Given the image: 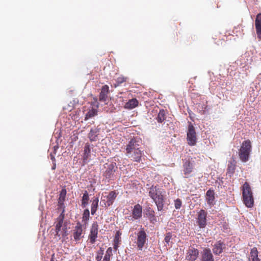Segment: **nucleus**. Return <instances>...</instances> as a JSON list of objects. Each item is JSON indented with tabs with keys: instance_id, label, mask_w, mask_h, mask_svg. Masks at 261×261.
<instances>
[{
	"instance_id": "obj_1",
	"label": "nucleus",
	"mask_w": 261,
	"mask_h": 261,
	"mask_svg": "<svg viewBox=\"0 0 261 261\" xmlns=\"http://www.w3.org/2000/svg\"><path fill=\"white\" fill-rule=\"evenodd\" d=\"M164 190L159 186L152 185L149 188V196L155 203L159 211L163 210L165 202Z\"/></svg>"
},
{
	"instance_id": "obj_2",
	"label": "nucleus",
	"mask_w": 261,
	"mask_h": 261,
	"mask_svg": "<svg viewBox=\"0 0 261 261\" xmlns=\"http://www.w3.org/2000/svg\"><path fill=\"white\" fill-rule=\"evenodd\" d=\"M126 156L134 162H140L142 160L143 152L140 149L137 141L134 139H131L126 145Z\"/></svg>"
},
{
	"instance_id": "obj_3",
	"label": "nucleus",
	"mask_w": 261,
	"mask_h": 261,
	"mask_svg": "<svg viewBox=\"0 0 261 261\" xmlns=\"http://www.w3.org/2000/svg\"><path fill=\"white\" fill-rule=\"evenodd\" d=\"M252 151V145L249 140L244 141L239 150L238 155L240 160L244 163L249 161Z\"/></svg>"
},
{
	"instance_id": "obj_4",
	"label": "nucleus",
	"mask_w": 261,
	"mask_h": 261,
	"mask_svg": "<svg viewBox=\"0 0 261 261\" xmlns=\"http://www.w3.org/2000/svg\"><path fill=\"white\" fill-rule=\"evenodd\" d=\"M103 167L105 169L102 172L103 176L109 180L114 179L115 173L117 170L116 164L115 163H106Z\"/></svg>"
},
{
	"instance_id": "obj_5",
	"label": "nucleus",
	"mask_w": 261,
	"mask_h": 261,
	"mask_svg": "<svg viewBox=\"0 0 261 261\" xmlns=\"http://www.w3.org/2000/svg\"><path fill=\"white\" fill-rule=\"evenodd\" d=\"M187 141L190 146H194L197 142V136L195 128L191 123L188 125L187 133Z\"/></svg>"
},
{
	"instance_id": "obj_6",
	"label": "nucleus",
	"mask_w": 261,
	"mask_h": 261,
	"mask_svg": "<svg viewBox=\"0 0 261 261\" xmlns=\"http://www.w3.org/2000/svg\"><path fill=\"white\" fill-rule=\"evenodd\" d=\"M117 195V194L115 191L110 192L107 195H103L101 198L102 206L108 207L112 205Z\"/></svg>"
},
{
	"instance_id": "obj_7",
	"label": "nucleus",
	"mask_w": 261,
	"mask_h": 261,
	"mask_svg": "<svg viewBox=\"0 0 261 261\" xmlns=\"http://www.w3.org/2000/svg\"><path fill=\"white\" fill-rule=\"evenodd\" d=\"M147 234L143 228H141L137 233V244L139 250L142 251L147 241Z\"/></svg>"
},
{
	"instance_id": "obj_8",
	"label": "nucleus",
	"mask_w": 261,
	"mask_h": 261,
	"mask_svg": "<svg viewBox=\"0 0 261 261\" xmlns=\"http://www.w3.org/2000/svg\"><path fill=\"white\" fill-rule=\"evenodd\" d=\"M194 161H191L190 159L184 161L182 171L186 178L192 176V172L194 168Z\"/></svg>"
},
{
	"instance_id": "obj_9",
	"label": "nucleus",
	"mask_w": 261,
	"mask_h": 261,
	"mask_svg": "<svg viewBox=\"0 0 261 261\" xmlns=\"http://www.w3.org/2000/svg\"><path fill=\"white\" fill-rule=\"evenodd\" d=\"M207 213L204 210H201L198 213L197 223L200 228H205L206 224Z\"/></svg>"
},
{
	"instance_id": "obj_10",
	"label": "nucleus",
	"mask_w": 261,
	"mask_h": 261,
	"mask_svg": "<svg viewBox=\"0 0 261 261\" xmlns=\"http://www.w3.org/2000/svg\"><path fill=\"white\" fill-rule=\"evenodd\" d=\"M98 232V225L96 222H94L90 228V233L88 236L89 243L91 244H94L97 238Z\"/></svg>"
},
{
	"instance_id": "obj_11",
	"label": "nucleus",
	"mask_w": 261,
	"mask_h": 261,
	"mask_svg": "<svg viewBox=\"0 0 261 261\" xmlns=\"http://www.w3.org/2000/svg\"><path fill=\"white\" fill-rule=\"evenodd\" d=\"M82 225L80 222H77L73 229V237L76 242H79L82 238L83 234Z\"/></svg>"
},
{
	"instance_id": "obj_12",
	"label": "nucleus",
	"mask_w": 261,
	"mask_h": 261,
	"mask_svg": "<svg viewBox=\"0 0 261 261\" xmlns=\"http://www.w3.org/2000/svg\"><path fill=\"white\" fill-rule=\"evenodd\" d=\"M199 255V251L192 247H190L187 250L186 259L188 261H195Z\"/></svg>"
},
{
	"instance_id": "obj_13",
	"label": "nucleus",
	"mask_w": 261,
	"mask_h": 261,
	"mask_svg": "<svg viewBox=\"0 0 261 261\" xmlns=\"http://www.w3.org/2000/svg\"><path fill=\"white\" fill-rule=\"evenodd\" d=\"M255 27L257 37L259 41H261V13L256 15L255 20Z\"/></svg>"
},
{
	"instance_id": "obj_14",
	"label": "nucleus",
	"mask_w": 261,
	"mask_h": 261,
	"mask_svg": "<svg viewBox=\"0 0 261 261\" xmlns=\"http://www.w3.org/2000/svg\"><path fill=\"white\" fill-rule=\"evenodd\" d=\"M64 210H63L62 213L60 215L59 217L57 218L58 222L56 225V234L55 236L58 237H60L61 233L60 231H61V228L62 226V224L63 223V220L64 219Z\"/></svg>"
},
{
	"instance_id": "obj_15",
	"label": "nucleus",
	"mask_w": 261,
	"mask_h": 261,
	"mask_svg": "<svg viewBox=\"0 0 261 261\" xmlns=\"http://www.w3.org/2000/svg\"><path fill=\"white\" fill-rule=\"evenodd\" d=\"M84 149L83 162L85 164L89 161L91 158V148L90 147V145L88 143H86Z\"/></svg>"
},
{
	"instance_id": "obj_16",
	"label": "nucleus",
	"mask_w": 261,
	"mask_h": 261,
	"mask_svg": "<svg viewBox=\"0 0 261 261\" xmlns=\"http://www.w3.org/2000/svg\"><path fill=\"white\" fill-rule=\"evenodd\" d=\"M109 93V87L106 85L102 87L101 92L99 96V100L101 101H106L108 98V95Z\"/></svg>"
},
{
	"instance_id": "obj_17",
	"label": "nucleus",
	"mask_w": 261,
	"mask_h": 261,
	"mask_svg": "<svg viewBox=\"0 0 261 261\" xmlns=\"http://www.w3.org/2000/svg\"><path fill=\"white\" fill-rule=\"evenodd\" d=\"M142 207L139 204H137L134 206L132 212V216L135 219H138L142 217Z\"/></svg>"
},
{
	"instance_id": "obj_18",
	"label": "nucleus",
	"mask_w": 261,
	"mask_h": 261,
	"mask_svg": "<svg viewBox=\"0 0 261 261\" xmlns=\"http://www.w3.org/2000/svg\"><path fill=\"white\" fill-rule=\"evenodd\" d=\"M225 248V244L221 241H217L213 249L214 253L216 255H219L223 251V248Z\"/></svg>"
},
{
	"instance_id": "obj_19",
	"label": "nucleus",
	"mask_w": 261,
	"mask_h": 261,
	"mask_svg": "<svg viewBox=\"0 0 261 261\" xmlns=\"http://www.w3.org/2000/svg\"><path fill=\"white\" fill-rule=\"evenodd\" d=\"M201 261H214L213 254L210 249L205 248L203 250Z\"/></svg>"
},
{
	"instance_id": "obj_20",
	"label": "nucleus",
	"mask_w": 261,
	"mask_h": 261,
	"mask_svg": "<svg viewBox=\"0 0 261 261\" xmlns=\"http://www.w3.org/2000/svg\"><path fill=\"white\" fill-rule=\"evenodd\" d=\"M242 196H253L251 187L247 182H245L243 184L242 187Z\"/></svg>"
},
{
	"instance_id": "obj_21",
	"label": "nucleus",
	"mask_w": 261,
	"mask_h": 261,
	"mask_svg": "<svg viewBox=\"0 0 261 261\" xmlns=\"http://www.w3.org/2000/svg\"><path fill=\"white\" fill-rule=\"evenodd\" d=\"M206 200L208 204H213L215 200V193L213 190L209 189L206 193Z\"/></svg>"
},
{
	"instance_id": "obj_22",
	"label": "nucleus",
	"mask_w": 261,
	"mask_h": 261,
	"mask_svg": "<svg viewBox=\"0 0 261 261\" xmlns=\"http://www.w3.org/2000/svg\"><path fill=\"white\" fill-rule=\"evenodd\" d=\"M99 129L97 127H94L91 129L88 134V137L90 141H95L97 139L98 135L99 134Z\"/></svg>"
},
{
	"instance_id": "obj_23",
	"label": "nucleus",
	"mask_w": 261,
	"mask_h": 261,
	"mask_svg": "<svg viewBox=\"0 0 261 261\" xmlns=\"http://www.w3.org/2000/svg\"><path fill=\"white\" fill-rule=\"evenodd\" d=\"M243 201L247 207H252L254 205V198L253 196H243Z\"/></svg>"
},
{
	"instance_id": "obj_24",
	"label": "nucleus",
	"mask_w": 261,
	"mask_h": 261,
	"mask_svg": "<svg viewBox=\"0 0 261 261\" xmlns=\"http://www.w3.org/2000/svg\"><path fill=\"white\" fill-rule=\"evenodd\" d=\"M236 162L234 160L228 162L227 169V174L231 176L235 172L236 170Z\"/></svg>"
},
{
	"instance_id": "obj_25",
	"label": "nucleus",
	"mask_w": 261,
	"mask_h": 261,
	"mask_svg": "<svg viewBox=\"0 0 261 261\" xmlns=\"http://www.w3.org/2000/svg\"><path fill=\"white\" fill-rule=\"evenodd\" d=\"M122 234L121 232L118 230L116 232L114 239V249L116 250L118 249L119 245L121 241V236Z\"/></svg>"
},
{
	"instance_id": "obj_26",
	"label": "nucleus",
	"mask_w": 261,
	"mask_h": 261,
	"mask_svg": "<svg viewBox=\"0 0 261 261\" xmlns=\"http://www.w3.org/2000/svg\"><path fill=\"white\" fill-rule=\"evenodd\" d=\"M91 213L94 215L98 207L99 199L98 197H94L91 200Z\"/></svg>"
},
{
	"instance_id": "obj_27",
	"label": "nucleus",
	"mask_w": 261,
	"mask_h": 261,
	"mask_svg": "<svg viewBox=\"0 0 261 261\" xmlns=\"http://www.w3.org/2000/svg\"><path fill=\"white\" fill-rule=\"evenodd\" d=\"M258 253L257 249L256 247L253 248L250 253L249 261H260L258 257Z\"/></svg>"
},
{
	"instance_id": "obj_28",
	"label": "nucleus",
	"mask_w": 261,
	"mask_h": 261,
	"mask_svg": "<svg viewBox=\"0 0 261 261\" xmlns=\"http://www.w3.org/2000/svg\"><path fill=\"white\" fill-rule=\"evenodd\" d=\"M138 105V101L136 98H133L129 100L125 105V108L127 109H133Z\"/></svg>"
},
{
	"instance_id": "obj_29",
	"label": "nucleus",
	"mask_w": 261,
	"mask_h": 261,
	"mask_svg": "<svg viewBox=\"0 0 261 261\" xmlns=\"http://www.w3.org/2000/svg\"><path fill=\"white\" fill-rule=\"evenodd\" d=\"M66 193L67 192L65 188L62 189L61 191L58 199V204L59 205L62 206L64 204V201L65 200Z\"/></svg>"
},
{
	"instance_id": "obj_30",
	"label": "nucleus",
	"mask_w": 261,
	"mask_h": 261,
	"mask_svg": "<svg viewBox=\"0 0 261 261\" xmlns=\"http://www.w3.org/2000/svg\"><path fill=\"white\" fill-rule=\"evenodd\" d=\"M89 200V194L87 191H85L82 199L81 205L83 207H85L88 204Z\"/></svg>"
},
{
	"instance_id": "obj_31",
	"label": "nucleus",
	"mask_w": 261,
	"mask_h": 261,
	"mask_svg": "<svg viewBox=\"0 0 261 261\" xmlns=\"http://www.w3.org/2000/svg\"><path fill=\"white\" fill-rule=\"evenodd\" d=\"M97 111L96 109H92L90 110L86 114L85 117V120H87L89 119L96 116L97 115Z\"/></svg>"
},
{
	"instance_id": "obj_32",
	"label": "nucleus",
	"mask_w": 261,
	"mask_h": 261,
	"mask_svg": "<svg viewBox=\"0 0 261 261\" xmlns=\"http://www.w3.org/2000/svg\"><path fill=\"white\" fill-rule=\"evenodd\" d=\"M165 111L164 110H161L158 113L156 120L158 122L162 123L165 120Z\"/></svg>"
},
{
	"instance_id": "obj_33",
	"label": "nucleus",
	"mask_w": 261,
	"mask_h": 261,
	"mask_svg": "<svg viewBox=\"0 0 261 261\" xmlns=\"http://www.w3.org/2000/svg\"><path fill=\"white\" fill-rule=\"evenodd\" d=\"M112 255V248L111 247H109L106 252V254L102 261H110V258Z\"/></svg>"
},
{
	"instance_id": "obj_34",
	"label": "nucleus",
	"mask_w": 261,
	"mask_h": 261,
	"mask_svg": "<svg viewBox=\"0 0 261 261\" xmlns=\"http://www.w3.org/2000/svg\"><path fill=\"white\" fill-rule=\"evenodd\" d=\"M126 81V77H125L122 76L118 77L117 79V80L116 81V83L114 85L115 87H117L120 86L121 84H122V83L125 82Z\"/></svg>"
},
{
	"instance_id": "obj_35",
	"label": "nucleus",
	"mask_w": 261,
	"mask_h": 261,
	"mask_svg": "<svg viewBox=\"0 0 261 261\" xmlns=\"http://www.w3.org/2000/svg\"><path fill=\"white\" fill-rule=\"evenodd\" d=\"M90 216V212L89 210L88 209H85L84 211L83 214V221L85 222H87L89 220V218Z\"/></svg>"
},
{
	"instance_id": "obj_36",
	"label": "nucleus",
	"mask_w": 261,
	"mask_h": 261,
	"mask_svg": "<svg viewBox=\"0 0 261 261\" xmlns=\"http://www.w3.org/2000/svg\"><path fill=\"white\" fill-rule=\"evenodd\" d=\"M172 233L170 232H168L167 233H166L165 234V238H164V241L165 242V243H166V246L167 245H169V243L170 242V241L172 239Z\"/></svg>"
},
{
	"instance_id": "obj_37",
	"label": "nucleus",
	"mask_w": 261,
	"mask_h": 261,
	"mask_svg": "<svg viewBox=\"0 0 261 261\" xmlns=\"http://www.w3.org/2000/svg\"><path fill=\"white\" fill-rule=\"evenodd\" d=\"M103 251L104 250L102 248H100V249L97 252V255L96 256V259L97 261H100L101 259L103 254Z\"/></svg>"
},
{
	"instance_id": "obj_38",
	"label": "nucleus",
	"mask_w": 261,
	"mask_h": 261,
	"mask_svg": "<svg viewBox=\"0 0 261 261\" xmlns=\"http://www.w3.org/2000/svg\"><path fill=\"white\" fill-rule=\"evenodd\" d=\"M182 205V201L179 198H177L174 200V206L177 210L179 209Z\"/></svg>"
},
{
	"instance_id": "obj_39",
	"label": "nucleus",
	"mask_w": 261,
	"mask_h": 261,
	"mask_svg": "<svg viewBox=\"0 0 261 261\" xmlns=\"http://www.w3.org/2000/svg\"><path fill=\"white\" fill-rule=\"evenodd\" d=\"M50 156L51 160L55 162L56 160H55V158L54 155L52 153H50Z\"/></svg>"
},
{
	"instance_id": "obj_40",
	"label": "nucleus",
	"mask_w": 261,
	"mask_h": 261,
	"mask_svg": "<svg viewBox=\"0 0 261 261\" xmlns=\"http://www.w3.org/2000/svg\"><path fill=\"white\" fill-rule=\"evenodd\" d=\"M54 256H55V254H53L51 256V259H50V261H55L54 260Z\"/></svg>"
},
{
	"instance_id": "obj_41",
	"label": "nucleus",
	"mask_w": 261,
	"mask_h": 261,
	"mask_svg": "<svg viewBox=\"0 0 261 261\" xmlns=\"http://www.w3.org/2000/svg\"><path fill=\"white\" fill-rule=\"evenodd\" d=\"M62 236H63V237H65V236H66V231L65 230V232H64V233L62 234Z\"/></svg>"
},
{
	"instance_id": "obj_42",
	"label": "nucleus",
	"mask_w": 261,
	"mask_h": 261,
	"mask_svg": "<svg viewBox=\"0 0 261 261\" xmlns=\"http://www.w3.org/2000/svg\"><path fill=\"white\" fill-rule=\"evenodd\" d=\"M55 168H56V164H55V165H54V166L53 167L52 169H55Z\"/></svg>"
},
{
	"instance_id": "obj_43",
	"label": "nucleus",
	"mask_w": 261,
	"mask_h": 261,
	"mask_svg": "<svg viewBox=\"0 0 261 261\" xmlns=\"http://www.w3.org/2000/svg\"><path fill=\"white\" fill-rule=\"evenodd\" d=\"M117 261H120V260H117Z\"/></svg>"
},
{
	"instance_id": "obj_44",
	"label": "nucleus",
	"mask_w": 261,
	"mask_h": 261,
	"mask_svg": "<svg viewBox=\"0 0 261 261\" xmlns=\"http://www.w3.org/2000/svg\"><path fill=\"white\" fill-rule=\"evenodd\" d=\"M89 261H91V260H89Z\"/></svg>"
}]
</instances>
